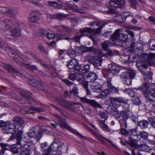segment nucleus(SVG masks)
Returning <instances> with one entry per match:
<instances>
[{
	"label": "nucleus",
	"mask_w": 155,
	"mask_h": 155,
	"mask_svg": "<svg viewBox=\"0 0 155 155\" xmlns=\"http://www.w3.org/2000/svg\"><path fill=\"white\" fill-rule=\"evenodd\" d=\"M0 48H2L5 50L7 54L9 55V56L14 58V60L20 65H24L25 64L26 61L24 60V56H20L17 54L16 50L6 47V43L3 41H0Z\"/></svg>",
	"instance_id": "obj_1"
},
{
	"label": "nucleus",
	"mask_w": 155,
	"mask_h": 155,
	"mask_svg": "<svg viewBox=\"0 0 155 155\" xmlns=\"http://www.w3.org/2000/svg\"><path fill=\"white\" fill-rule=\"evenodd\" d=\"M23 131L21 130H20L17 132L15 137L14 135H12L10 139H13L15 137L16 144L21 146L20 148L21 149H29V147L32 145L33 143L31 141L29 140L28 141L23 140Z\"/></svg>",
	"instance_id": "obj_2"
},
{
	"label": "nucleus",
	"mask_w": 155,
	"mask_h": 155,
	"mask_svg": "<svg viewBox=\"0 0 155 155\" xmlns=\"http://www.w3.org/2000/svg\"><path fill=\"white\" fill-rule=\"evenodd\" d=\"M120 71L119 67L113 64H110L108 65V68L103 71V76L107 80H108L110 78L111 80L113 74H116Z\"/></svg>",
	"instance_id": "obj_3"
},
{
	"label": "nucleus",
	"mask_w": 155,
	"mask_h": 155,
	"mask_svg": "<svg viewBox=\"0 0 155 155\" xmlns=\"http://www.w3.org/2000/svg\"><path fill=\"white\" fill-rule=\"evenodd\" d=\"M101 28H97L96 29H91L90 28L86 27L81 29L80 30L81 34L79 35L74 36L72 39H74L76 42L79 41L81 37L87 35L85 34V33H94L95 36L98 35L101 31Z\"/></svg>",
	"instance_id": "obj_4"
},
{
	"label": "nucleus",
	"mask_w": 155,
	"mask_h": 155,
	"mask_svg": "<svg viewBox=\"0 0 155 155\" xmlns=\"http://www.w3.org/2000/svg\"><path fill=\"white\" fill-rule=\"evenodd\" d=\"M136 66L141 73L144 76V79L147 82L149 80H151L152 76L151 74L147 70V65L141 62H138L136 64Z\"/></svg>",
	"instance_id": "obj_5"
},
{
	"label": "nucleus",
	"mask_w": 155,
	"mask_h": 155,
	"mask_svg": "<svg viewBox=\"0 0 155 155\" xmlns=\"http://www.w3.org/2000/svg\"><path fill=\"white\" fill-rule=\"evenodd\" d=\"M124 107L125 110H123L122 111H118L117 114L116 115L115 118L117 119H120L127 120L130 116L131 113L130 111L129 105L125 104Z\"/></svg>",
	"instance_id": "obj_6"
},
{
	"label": "nucleus",
	"mask_w": 155,
	"mask_h": 155,
	"mask_svg": "<svg viewBox=\"0 0 155 155\" xmlns=\"http://www.w3.org/2000/svg\"><path fill=\"white\" fill-rule=\"evenodd\" d=\"M120 29H117L113 33L112 36L114 40H118L122 43L123 45L124 44L126 45H128V35L124 33L120 34Z\"/></svg>",
	"instance_id": "obj_7"
},
{
	"label": "nucleus",
	"mask_w": 155,
	"mask_h": 155,
	"mask_svg": "<svg viewBox=\"0 0 155 155\" xmlns=\"http://www.w3.org/2000/svg\"><path fill=\"white\" fill-rule=\"evenodd\" d=\"M144 97L145 98V105L146 108L149 110L155 113V101L147 94H145Z\"/></svg>",
	"instance_id": "obj_8"
},
{
	"label": "nucleus",
	"mask_w": 155,
	"mask_h": 155,
	"mask_svg": "<svg viewBox=\"0 0 155 155\" xmlns=\"http://www.w3.org/2000/svg\"><path fill=\"white\" fill-rule=\"evenodd\" d=\"M4 67L7 69L8 72H13L15 73L17 75L20 76L21 77H24V78H29V80L30 81V78L33 79L34 78L31 76H30L29 74L25 72L26 75H23V74L21 73L19 71L16 70L11 65L8 64H5L3 65Z\"/></svg>",
	"instance_id": "obj_9"
},
{
	"label": "nucleus",
	"mask_w": 155,
	"mask_h": 155,
	"mask_svg": "<svg viewBox=\"0 0 155 155\" xmlns=\"http://www.w3.org/2000/svg\"><path fill=\"white\" fill-rule=\"evenodd\" d=\"M58 122L59 123V125L60 126L61 128H66L69 130L70 131H71V132L77 135L80 136L83 138L84 137V136L81 135L80 133L77 132L75 130L72 129L71 127H69V126L67 124V123L65 120L62 117L59 120H58Z\"/></svg>",
	"instance_id": "obj_10"
},
{
	"label": "nucleus",
	"mask_w": 155,
	"mask_h": 155,
	"mask_svg": "<svg viewBox=\"0 0 155 155\" xmlns=\"http://www.w3.org/2000/svg\"><path fill=\"white\" fill-rule=\"evenodd\" d=\"M137 133V127L130 129L128 130L125 129H122L121 130V134L128 137V138L130 137H133V136L137 137L139 136Z\"/></svg>",
	"instance_id": "obj_11"
},
{
	"label": "nucleus",
	"mask_w": 155,
	"mask_h": 155,
	"mask_svg": "<svg viewBox=\"0 0 155 155\" xmlns=\"http://www.w3.org/2000/svg\"><path fill=\"white\" fill-rule=\"evenodd\" d=\"M64 8L66 9H71L75 12L81 14H83L85 13V12L83 9H78L77 6L75 5L72 1L66 2L64 5Z\"/></svg>",
	"instance_id": "obj_12"
},
{
	"label": "nucleus",
	"mask_w": 155,
	"mask_h": 155,
	"mask_svg": "<svg viewBox=\"0 0 155 155\" xmlns=\"http://www.w3.org/2000/svg\"><path fill=\"white\" fill-rule=\"evenodd\" d=\"M79 98L83 103H87L94 108L101 107L100 104L94 100H90L85 97H80Z\"/></svg>",
	"instance_id": "obj_13"
},
{
	"label": "nucleus",
	"mask_w": 155,
	"mask_h": 155,
	"mask_svg": "<svg viewBox=\"0 0 155 155\" xmlns=\"http://www.w3.org/2000/svg\"><path fill=\"white\" fill-rule=\"evenodd\" d=\"M27 54L29 55V57L27 56L25 57L24 60L25 61H26V62L25 63V64L24 65H22V66H25L26 68L30 70L31 71H33L34 70H38L37 67L35 65H31L29 64H27L28 61L30 60V58H34L35 55L31 52H27L26 54Z\"/></svg>",
	"instance_id": "obj_14"
},
{
	"label": "nucleus",
	"mask_w": 155,
	"mask_h": 155,
	"mask_svg": "<svg viewBox=\"0 0 155 155\" xmlns=\"http://www.w3.org/2000/svg\"><path fill=\"white\" fill-rule=\"evenodd\" d=\"M133 16L127 12H124L122 14L117 15L114 17V19L117 21L119 22H123L125 21L126 19L130 18L131 19Z\"/></svg>",
	"instance_id": "obj_15"
},
{
	"label": "nucleus",
	"mask_w": 155,
	"mask_h": 155,
	"mask_svg": "<svg viewBox=\"0 0 155 155\" xmlns=\"http://www.w3.org/2000/svg\"><path fill=\"white\" fill-rule=\"evenodd\" d=\"M20 93L24 98L27 99L29 103L31 105H34L35 104V100L30 97L31 93L25 91H21Z\"/></svg>",
	"instance_id": "obj_16"
},
{
	"label": "nucleus",
	"mask_w": 155,
	"mask_h": 155,
	"mask_svg": "<svg viewBox=\"0 0 155 155\" xmlns=\"http://www.w3.org/2000/svg\"><path fill=\"white\" fill-rule=\"evenodd\" d=\"M110 100L111 104L115 108L119 106L120 103H125L126 102L125 99L121 97H111L110 98Z\"/></svg>",
	"instance_id": "obj_17"
},
{
	"label": "nucleus",
	"mask_w": 155,
	"mask_h": 155,
	"mask_svg": "<svg viewBox=\"0 0 155 155\" xmlns=\"http://www.w3.org/2000/svg\"><path fill=\"white\" fill-rule=\"evenodd\" d=\"M29 83L31 84L33 86L37 88L44 91H46V90L42 82H40L36 80L34 78L33 79L30 78V81Z\"/></svg>",
	"instance_id": "obj_18"
},
{
	"label": "nucleus",
	"mask_w": 155,
	"mask_h": 155,
	"mask_svg": "<svg viewBox=\"0 0 155 155\" xmlns=\"http://www.w3.org/2000/svg\"><path fill=\"white\" fill-rule=\"evenodd\" d=\"M15 125L12 123H9L8 124L2 129V131L4 134H12L15 132Z\"/></svg>",
	"instance_id": "obj_19"
},
{
	"label": "nucleus",
	"mask_w": 155,
	"mask_h": 155,
	"mask_svg": "<svg viewBox=\"0 0 155 155\" xmlns=\"http://www.w3.org/2000/svg\"><path fill=\"white\" fill-rule=\"evenodd\" d=\"M141 59L144 62H149L155 59V54L150 53L148 54L146 53L142 54L141 56Z\"/></svg>",
	"instance_id": "obj_20"
},
{
	"label": "nucleus",
	"mask_w": 155,
	"mask_h": 155,
	"mask_svg": "<svg viewBox=\"0 0 155 155\" xmlns=\"http://www.w3.org/2000/svg\"><path fill=\"white\" fill-rule=\"evenodd\" d=\"M56 102L61 106L66 108H71L72 106L75 104L72 102H69L62 98H57Z\"/></svg>",
	"instance_id": "obj_21"
},
{
	"label": "nucleus",
	"mask_w": 155,
	"mask_h": 155,
	"mask_svg": "<svg viewBox=\"0 0 155 155\" xmlns=\"http://www.w3.org/2000/svg\"><path fill=\"white\" fill-rule=\"evenodd\" d=\"M47 17L48 18L52 19H61L67 17V15L61 13H57L54 15L52 14L47 12L46 13Z\"/></svg>",
	"instance_id": "obj_22"
},
{
	"label": "nucleus",
	"mask_w": 155,
	"mask_h": 155,
	"mask_svg": "<svg viewBox=\"0 0 155 155\" xmlns=\"http://www.w3.org/2000/svg\"><path fill=\"white\" fill-rule=\"evenodd\" d=\"M125 3L124 0H110L109 2L110 5L114 8H120L124 6Z\"/></svg>",
	"instance_id": "obj_23"
},
{
	"label": "nucleus",
	"mask_w": 155,
	"mask_h": 155,
	"mask_svg": "<svg viewBox=\"0 0 155 155\" xmlns=\"http://www.w3.org/2000/svg\"><path fill=\"white\" fill-rule=\"evenodd\" d=\"M38 11H34L31 12L28 18V21L30 23H36L39 20Z\"/></svg>",
	"instance_id": "obj_24"
},
{
	"label": "nucleus",
	"mask_w": 155,
	"mask_h": 155,
	"mask_svg": "<svg viewBox=\"0 0 155 155\" xmlns=\"http://www.w3.org/2000/svg\"><path fill=\"white\" fill-rule=\"evenodd\" d=\"M90 60L93 65L96 66L100 65L102 61L101 57L97 56L91 57Z\"/></svg>",
	"instance_id": "obj_25"
},
{
	"label": "nucleus",
	"mask_w": 155,
	"mask_h": 155,
	"mask_svg": "<svg viewBox=\"0 0 155 155\" xmlns=\"http://www.w3.org/2000/svg\"><path fill=\"white\" fill-rule=\"evenodd\" d=\"M136 73L134 70L132 69H128L127 71L124 72L121 74L122 77H128L131 79H133L135 77Z\"/></svg>",
	"instance_id": "obj_26"
},
{
	"label": "nucleus",
	"mask_w": 155,
	"mask_h": 155,
	"mask_svg": "<svg viewBox=\"0 0 155 155\" xmlns=\"http://www.w3.org/2000/svg\"><path fill=\"white\" fill-rule=\"evenodd\" d=\"M90 86L91 89L95 92L99 93L101 91V85L97 82H91Z\"/></svg>",
	"instance_id": "obj_27"
},
{
	"label": "nucleus",
	"mask_w": 155,
	"mask_h": 155,
	"mask_svg": "<svg viewBox=\"0 0 155 155\" xmlns=\"http://www.w3.org/2000/svg\"><path fill=\"white\" fill-rule=\"evenodd\" d=\"M10 21L8 19L2 21H0V29L6 31L10 28L9 25Z\"/></svg>",
	"instance_id": "obj_28"
},
{
	"label": "nucleus",
	"mask_w": 155,
	"mask_h": 155,
	"mask_svg": "<svg viewBox=\"0 0 155 155\" xmlns=\"http://www.w3.org/2000/svg\"><path fill=\"white\" fill-rule=\"evenodd\" d=\"M148 80V82H147L146 81H145L146 82L140 86L139 88V90L143 94L144 97L145 94H147L148 95H149L148 92V91H147V90L149 88L150 89V84H147L150 80Z\"/></svg>",
	"instance_id": "obj_29"
},
{
	"label": "nucleus",
	"mask_w": 155,
	"mask_h": 155,
	"mask_svg": "<svg viewBox=\"0 0 155 155\" xmlns=\"http://www.w3.org/2000/svg\"><path fill=\"white\" fill-rule=\"evenodd\" d=\"M137 149L140 151H143L146 152H150L152 149L150 147L145 144H140L137 146Z\"/></svg>",
	"instance_id": "obj_30"
},
{
	"label": "nucleus",
	"mask_w": 155,
	"mask_h": 155,
	"mask_svg": "<svg viewBox=\"0 0 155 155\" xmlns=\"http://www.w3.org/2000/svg\"><path fill=\"white\" fill-rule=\"evenodd\" d=\"M86 79L89 82H95L94 81L97 79V76L95 73L92 72H90L86 75Z\"/></svg>",
	"instance_id": "obj_31"
},
{
	"label": "nucleus",
	"mask_w": 155,
	"mask_h": 155,
	"mask_svg": "<svg viewBox=\"0 0 155 155\" xmlns=\"http://www.w3.org/2000/svg\"><path fill=\"white\" fill-rule=\"evenodd\" d=\"M129 138V142L128 143L132 147L136 149L137 148V143L138 140L137 139H135L133 137H130Z\"/></svg>",
	"instance_id": "obj_32"
},
{
	"label": "nucleus",
	"mask_w": 155,
	"mask_h": 155,
	"mask_svg": "<svg viewBox=\"0 0 155 155\" xmlns=\"http://www.w3.org/2000/svg\"><path fill=\"white\" fill-rule=\"evenodd\" d=\"M148 91L151 97L155 98V84L150 83V89Z\"/></svg>",
	"instance_id": "obj_33"
},
{
	"label": "nucleus",
	"mask_w": 155,
	"mask_h": 155,
	"mask_svg": "<svg viewBox=\"0 0 155 155\" xmlns=\"http://www.w3.org/2000/svg\"><path fill=\"white\" fill-rule=\"evenodd\" d=\"M106 111L115 118L116 115L118 113V110L116 108L113 109L112 107L109 106L107 109Z\"/></svg>",
	"instance_id": "obj_34"
},
{
	"label": "nucleus",
	"mask_w": 155,
	"mask_h": 155,
	"mask_svg": "<svg viewBox=\"0 0 155 155\" xmlns=\"http://www.w3.org/2000/svg\"><path fill=\"white\" fill-rule=\"evenodd\" d=\"M96 138L100 141L102 143L104 144L106 143L104 139L107 141L109 143H110L112 146L114 147L115 144L111 141L109 139H107L103 137H100L97 135L96 137Z\"/></svg>",
	"instance_id": "obj_35"
},
{
	"label": "nucleus",
	"mask_w": 155,
	"mask_h": 155,
	"mask_svg": "<svg viewBox=\"0 0 155 155\" xmlns=\"http://www.w3.org/2000/svg\"><path fill=\"white\" fill-rule=\"evenodd\" d=\"M21 35L20 28H15L12 30L11 32V36L14 37H17Z\"/></svg>",
	"instance_id": "obj_36"
},
{
	"label": "nucleus",
	"mask_w": 155,
	"mask_h": 155,
	"mask_svg": "<svg viewBox=\"0 0 155 155\" xmlns=\"http://www.w3.org/2000/svg\"><path fill=\"white\" fill-rule=\"evenodd\" d=\"M149 123V121L143 120L138 122V125L142 129L144 130L148 127Z\"/></svg>",
	"instance_id": "obj_37"
},
{
	"label": "nucleus",
	"mask_w": 155,
	"mask_h": 155,
	"mask_svg": "<svg viewBox=\"0 0 155 155\" xmlns=\"http://www.w3.org/2000/svg\"><path fill=\"white\" fill-rule=\"evenodd\" d=\"M13 122L15 125H19L21 126L24 123V121L23 119L20 117H17L14 118Z\"/></svg>",
	"instance_id": "obj_38"
},
{
	"label": "nucleus",
	"mask_w": 155,
	"mask_h": 155,
	"mask_svg": "<svg viewBox=\"0 0 155 155\" xmlns=\"http://www.w3.org/2000/svg\"><path fill=\"white\" fill-rule=\"evenodd\" d=\"M43 155H61V152L59 150L51 153V150L49 149H46L43 152Z\"/></svg>",
	"instance_id": "obj_39"
},
{
	"label": "nucleus",
	"mask_w": 155,
	"mask_h": 155,
	"mask_svg": "<svg viewBox=\"0 0 155 155\" xmlns=\"http://www.w3.org/2000/svg\"><path fill=\"white\" fill-rule=\"evenodd\" d=\"M111 80H110V78H109L108 80H107V85L108 87L110 88V93L112 92L115 93H118V90L116 87L112 86L111 83Z\"/></svg>",
	"instance_id": "obj_40"
},
{
	"label": "nucleus",
	"mask_w": 155,
	"mask_h": 155,
	"mask_svg": "<svg viewBox=\"0 0 155 155\" xmlns=\"http://www.w3.org/2000/svg\"><path fill=\"white\" fill-rule=\"evenodd\" d=\"M118 121L120 126V132L121 134V130L122 129H126L127 127V120L119 119Z\"/></svg>",
	"instance_id": "obj_41"
},
{
	"label": "nucleus",
	"mask_w": 155,
	"mask_h": 155,
	"mask_svg": "<svg viewBox=\"0 0 155 155\" xmlns=\"http://www.w3.org/2000/svg\"><path fill=\"white\" fill-rule=\"evenodd\" d=\"M18 10L17 8L12 7H8V14L15 15L18 13Z\"/></svg>",
	"instance_id": "obj_42"
},
{
	"label": "nucleus",
	"mask_w": 155,
	"mask_h": 155,
	"mask_svg": "<svg viewBox=\"0 0 155 155\" xmlns=\"http://www.w3.org/2000/svg\"><path fill=\"white\" fill-rule=\"evenodd\" d=\"M86 79V75L81 74L80 73L76 74V80L80 83L82 82L83 81Z\"/></svg>",
	"instance_id": "obj_43"
},
{
	"label": "nucleus",
	"mask_w": 155,
	"mask_h": 155,
	"mask_svg": "<svg viewBox=\"0 0 155 155\" xmlns=\"http://www.w3.org/2000/svg\"><path fill=\"white\" fill-rule=\"evenodd\" d=\"M120 79L123 81L124 83L127 85H130L131 84L132 79L128 77H122L121 74L120 75Z\"/></svg>",
	"instance_id": "obj_44"
},
{
	"label": "nucleus",
	"mask_w": 155,
	"mask_h": 155,
	"mask_svg": "<svg viewBox=\"0 0 155 155\" xmlns=\"http://www.w3.org/2000/svg\"><path fill=\"white\" fill-rule=\"evenodd\" d=\"M106 120V119H105L104 120H101L100 122L99 125L104 130L107 131L108 132L110 131V130L108 128V126L105 123V121Z\"/></svg>",
	"instance_id": "obj_45"
},
{
	"label": "nucleus",
	"mask_w": 155,
	"mask_h": 155,
	"mask_svg": "<svg viewBox=\"0 0 155 155\" xmlns=\"http://www.w3.org/2000/svg\"><path fill=\"white\" fill-rule=\"evenodd\" d=\"M95 51V48L93 47H87L84 46H81V51L83 52L87 51L94 52Z\"/></svg>",
	"instance_id": "obj_46"
},
{
	"label": "nucleus",
	"mask_w": 155,
	"mask_h": 155,
	"mask_svg": "<svg viewBox=\"0 0 155 155\" xmlns=\"http://www.w3.org/2000/svg\"><path fill=\"white\" fill-rule=\"evenodd\" d=\"M131 96V99L132 101H134V104L137 105L140 104V101L139 98L134 94V93L133 95H132Z\"/></svg>",
	"instance_id": "obj_47"
},
{
	"label": "nucleus",
	"mask_w": 155,
	"mask_h": 155,
	"mask_svg": "<svg viewBox=\"0 0 155 155\" xmlns=\"http://www.w3.org/2000/svg\"><path fill=\"white\" fill-rule=\"evenodd\" d=\"M16 144L12 145L9 147V150L13 154H17L18 152V149L17 147Z\"/></svg>",
	"instance_id": "obj_48"
},
{
	"label": "nucleus",
	"mask_w": 155,
	"mask_h": 155,
	"mask_svg": "<svg viewBox=\"0 0 155 155\" xmlns=\"http://www.w3.org/2000/svg\"><path fill=\"white\" fill-rule=\"evenodd\" d=\"M55 37L57 38V41L62 39H65L66 40H68L70 39L69 37L66 35L58 34Z\"/></svg>",
	"instance_id": "obj_49"
},
{
	"label": "nucleus",
	"mask_w": 155,
	"mask_h": 155,
	"mask_svg": "<svg viewBox=\"0 0 155 155\" xmlns=\"http://www.w3.org/2000/svg\"><path fill=\"white\" fill-rule=\"evenodd\" d=\"M57 34L55 35L54 33L52 31H50L47 33L46 36L47 38L49 39H54V40L56 39V41H57V38L55 37Z\"/></svg>",
	"instance_id": "obj_50"
},
{
	"label": "nucleus",
	"mask_w": 155,
	"mask_h": 155,
	"mask_svg": "<svg viewBox=\"0 0 155 155\" xmlns=\"http://www.w3.org/2000/svg\"><path fill=\"white\" fill-rule=\"evenodd\" d=\"M148 120L149 124L155 129V117H150Z\"/></svg>",
	"instance_id": "obj_51"
},
{
	"label": "nucleus",
	"mask_w": 155,
	"mask_h": 155,
	"mask_svg": "<svg viewBox=\"0 0 155 155\" xmlns=\"http://www.w3.org/2000/svg\"><path fill=\"white\" fill-rule=\"evenodd\" d=\"M58 144L57 143H52L51 144L50 146V147L49 149L51 150L54 151V152H56L57 151V149H58Z\"/></svg>",
	"instance_id": "obj_52"
},
{
	"label": "nucleus",
	"mask_w": 155,
	"mask_h": 155,
	"mask_svg": "<svg viewBox=\"0 0 155 155\" xmlns=\"http://www.w3.org/2000/svg\"><path fill=\"white\" fill-rule=\"evenodd\" d=\"M148 46L149 48L150 49L153 51H155V41L152 40L148 43Z\"/></svg>",
	"instance_id": "obj_53"
},
{
	"label": "nucleus",
	"mask_w": 155,
	"mask_h": 155,
	"mask_svg": "<svg viewBox=\"0 0 155 155\" xmlns=\"http://www.w3.org/2000/svg\"><path fill=\"white\" fill-rule=\"evenodd\" d=\"M90 68V65L88 64L83 65L81 67V71L82 73L85 74L87 72Z\"/></svg>",
	"instance_id": "obj_54"
},
{
	"label": "nucleus",
	"mask_w": 155,
	"mask_h": 155,
	"mask_svg": "<svg viewBox=\"0 0 155 155\" xmlns=\"http://www.w3.org/2000/svg\"><path fill=\"white\" fill-rule=\"evenodd\" d=\"M123 91L124 93L128 94L130 96L133 95L134 93V90L131 88H126L123 90Z\"/></svg>",
	"instance_id": "obj_55"
},
{
	"label": "nucleus",
	"mask_w": 155,
	"mask_h": 155,
	"mask_svg": "<svg viewBox=\"0 0 155 155\" xmlns=\"http://www.w3.org/2000/svg\"><path fill=\"white\" fill-rule=\"evenodd\" d=\"M139 136L143 139H147L149 136L148 134L144 131H143L139 133Z\"/></svg>",
	"instance_id": "obj_56"
},
{
	"label": "nucleus",
	"mask_w": 155,
	"mask_h": 155,
	"mask_svg": "<svg viewBox=\"0 0 155 155\" xmlns=\"http://www.w3.org/2000/svg\"><path fill=\"white\" fill-rule=\"evenodd\" d=\"M35 134L36 131L34 128L31 129L29 131L28 133V135L30 138H32L35 137Z\"/></svg>",
	"instance_id": "obj_57"
},
{
	"label": "nucleus",
	"mask_w": 155,
	"mask_h": 155,
	"mask_svg": "<svg viewBox=\"0 0 155 155\" xmlns=\"http://www.w3.org/2000/svg\"><path fill=\"white\" fill-rule=\"evenodd\" d=\"M110 93V89H107L102 91L101 95L103 97H107Z\"/></svg>",
	"instance_id": "obj_58"
},
{
	"label": "nucleus",
	"mask_w": 155,
	"mask_h": 155,
	"mask_svg": "<svg viewBox=\"0 0 155 155\" xmlns=\"http://www.w3.org/2000/svg\"><path fill=\"white\" fill-rule=\"evenodd\" d=\"M32 111L40 113L44 111V110L40 108H38L34 107H31L29 108Z\"/></svg>",
	"instance_id": "obj_59"
},
{
	"label": "nucleus",
	"mask_w": 155,
	"mask_h": 155,
	"mask_svg": "<svg viewBox=\"0 0 155 155\" xmlns=\"http://www.w3.org/2000/svg\"><path fill=\"white\" fill-rule=\"evenodd\" d=\"M137 2L136 0H130V7L134 8H136Z\"/></svg>",
	"instance_id": "obj_60"
},
{
	"label": "nucleus",
	"mask_w": 155,
	"mask_h": 155,
	"mask_svg": "<svg viewBox=\"0 0 155 155\" xmlns=\"http://www.w3.org/2000/svg\"><path fill=\"white\" fill-rule=\"evenodd\" d=\"M20 154V155H29L30 154V149H23Z\"/></svg>",
	"instance_id": "obj_61"
},
{
	"label": "nucleus",
	"mask_w": 155,
	"mask_h": 155,
	"mask_svg": "<svg viewBox=\"0 0 155 155\" xmlns=\"http://www.w3.org/2000/svg\"><path fill=\"white\" fill-rule=\"evenodd\" d=\"M76 52L74 51L71 49H70L68 51L67 54L71 58H73L75 57Z\"/></svg>",
	"instance_id": "obj_62"
},
{
	"label": "nucleus",
	"mask_w": 155,
	"mask_h": 155,
	"mask_svg": "<svg viewBox=\"0 0 155 155\" xmlns=\"http://www.w3.org/2000/svg\"><path fill=\"white\" fill-rule=\"evenodd\" d=\"M0 146L2 147L3 153H4L5 150H8V148L6 147H7L8 146V145L7 144L2 143L0 144Z\"/></svg>",
	"instance_id": "obj_63"
},
{
	"label": "nucleus",
	"mask_w": 155,
	"mask_h": 155,
	"mask_svg": "<svg viewBox=\"0 0 155 155\" xmlns=\"http://www.w3.org/2000/svg\"><path fill=\"white\" fill-rule=\"evenodd\" d=\"M109 44V42L108 41H106L103 43L102 47L104 50L106 51L107 50Z\"/></svg>",
	"instance_id": "obj_64"
}]
</instances>
